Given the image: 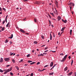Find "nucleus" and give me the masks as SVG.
<instances>
[{"label": "nucleus", "instance_id": "1", "mask_svg": "<svg viewBox=\"0 0 76 76\" xmlns=\"http://www.w3.org/2000/svg\"><path fill=\"white\" fill-rule=\"evenodd\" d=\"M67 57V55H65L62 60H61V62H64Z\"/></svg>", "mask_w": 76, "mask_h": 76}, {"label": "nucleus", "instance_id": "2", "mask_svg": "<svg viewBox=\"0 0 76 76\" xmlns=\"http://www.w3.org/2000/svg\"><path fill=\"white\" fill-rule=\"evenodd\" d=\"M12 68L11 67L10 69H7V71H6L4 73V74H6L7 73H8V72H10L11 70H12Z\"/></svg>", "mask_w": 76, "mask_h": 76}, {"label": "nucleus", "instance_id": "3", "mask_svg": "<svg viewBox=\"0 0 76 76\" xmlns=\"http://www.w3.org/2000/svg\"><path fill=\"white\" fill-rule=\"evenodd\" d=\"M34 4H40L41 2L39 1H36L34 3Z\"/></svg>", "mask_w": 76, "mask_h": 76}, {"label": "nucleus", "instance_id": "4", "mask_svg": "<svg viewBox=\"0 0 76 76\" xmlns=\"http://www.w3.org/2000/svg\"><path fill=\"white\" fill-rule=\"evenodd\" d=\"M4 60L5 61H9L10 60V59L9 58H4Z\"/></svg>", "mask_w": 76, "mask_h": 76}, {"label": "nucleus", "instance_id": "5", "mask_svg": "<svg viewBox=\"0 0 76 76\" xmlns=\"http://www.w3.org/2000/svg\"><path fill=\"white\" fill-rule=\"evenodd\" d=\"M15 54H16L15 53H12V52H10V56H15Z\"/></svg>", "mask_w": 76, "mask_h": 76}, {"label": "nucleus", "instance_id": "6", "mask_svg": "<svg viewBox=\"0 0 76 76\" xmlns=\"http://www.w3.org/2000/svg\"><path fill=\"white\" fill-rule=\"evenodd\" d=\"M51 33H53V32L51 31L50 32V40H52V35H51Z\"/></svg>", "mask_w": 76, "mask_h": 76}, {"label": "nucleus", "instance_id": "7", "mask_svg": "<svg viewBox=\"0 0 76 76\" xmlns=\"http://www.w3.org/2000/svg\"><path fill=\"white\" fill-rule=\"evenodd\" d=\"M53 66V62H52L50 64V67H52Z\"/></svg>", "mask_w": 76, "mask_h": 76}, {"label": "nucleus", "instance_id": "8", "mask_svg": "<svg viewBox=\"0 0 76 76\" xmlns=\"http://www.w3.org/2000/svg\"><path fill=\"white\" fill-rule=\"evenodd\" d=\"M72 73H73L72 72H71L69 73L68 74V76H70L71 75H72Z\"/></svg>", "mask_w": 76, "mask_h": 76}, {"label": "nucleus", "instance_id": "9", "mask_svg": "<svg viewBox=\"0 0 76 76\" xmlns=\"http://www.w3.org/2000/svg\"><path fill=\"white\" fill-rule=\"evenodd\" d=\"M70 6H75V4L73 3H71Z\"/></svg>", "mask_w": 76, "mask_h": 76}, {"label": "nucleus", "instance_id": "10", "mask_svg": "<svg viewBox=\"0 0 76 76\" xmlns=\"http://www.w3.org/2000/svg\"><path fill=\"white\" fill-rule=\"evenodd\" d=\"M55 4H56V6H58V2H57V1H55Z\"/></svg>", "mask_w": 76, "mask_h": 76}, {"label": "nucleus", "instance_id": "11", "mask_svg": "<svg viewBox=\"0 0 76 76\" xmlns=\"http://www.w3.org/2000/svg\"><path fill=\"white\" fill-rule=\"evenodd\" d=\"M61 19V17L58 16V20L59 21L60 20V19Z\"/></svg>", "mask_w": 76, "mask_h": 76}, {"label": "nucleus", "instance_id": "12", "mask_svg": "<svg viewBox=\"0 0 76 76\" xmlns=\"http://www.w3.org/2000/svg\"><path fill=\"white\" fill-rule=\"evenodd\" d=\"M13 34H11V37H9V38H10L11 39H12V38H13Z\"/></svg>", "mask_w": 76, "mask_h": 76}, {"label": "nucleus", "instance_id": "13", "mask_svg": "<svg viewBox=\"0 0 76 76\" xmlns=\"http://www.w3.org/2000/svg\"><path fill=\"white\" fill-rule=\"evenodd\" d=\"M20 31H21V32H22V33H25V31L22 30V29H20Z\"/></svg>", "mask_w": 76, "mask_h": 76}, {"label": "nucleus", "instance_id": "14", "mask_svg": "<svg viewBox=\"0 0 76 76\" xmlns=\"http://www.w3.org/2000/svg\"><path fill=\"white\" fill-rule=\"evenodd\" d=\"M3 59L2 58H1V60L0 61V62H1V63L3 62Z\"/></svg>", "mask_w": 76, "mask_h": 76}, {"label": "nucleus", "instance_id": "15", "mask_svg": "<svg viewBox=\"0 0 76 76\" xmlns=\"http://www.w3.org/2000/svg\"><path fill=\"white\" fill-rule=\"evenodd\" d=\"M65 29H66V27H64L63 28L61 29V31H64V30Z\"/></svg>", "mask_w": 76, "mask_h": 76}, {"label": "nucleus", "instance_id": "16", "mask_svg": "<svg viewBox=\"0 0 76 76\" xmlns=\"http://www.w3.org/2000/svg\"><path fill=\"white\" fill-rule=\"evenodd\" d=\"M54 74V72H51L50 73H49V75H53Z\"/></svg>", "mask_w": 76, "mask_h": 76}, {"label": "nucleus", "instance_id": "17", "mask_svg": "<svg viewBox=\"0 0 76 76\" xmlns=\"http://www.w3.org/2000/svg\"><path fill=\"white\" fill-rule=\"evenodd\" d=\"M68 69V67H66V68H65L64 69V71H66Z\"/></svg>", "mask_w": 76, "mask_h": 76}, {"label": "nucleus", "instance_id": "18", "mask_svg": "<svg viewBox=\"0 0 76 76\" xmlns=\"http://www.w3.org/2000/svg\"><path fill=\"white\" fill-rule=\"evenodd\" d=\"M44 56V55L42 54V53H41V54H40V55L39 54L38 55V57H39V56Z\"/></svg>", "mask_w": 76, "mask_h": 76}, {"label": "nucleus", "instance_id": "19", "mask_svg": "<svg viewBox=\"0 0 76 76\" xmlns=\"http://www.w3.org/2000/svg\"><path fill=\"white\" fill-rule=\"evenodd\" d=\"M34 43L35 44H38V42L36 41H35L34 42Z\"/></svg>", "mask_w": 76, "mask_h": 76}, {"label": "nucleus", "instance_id": "20", "mask_svg": "<svg viewBox=\"0 0 76 76\" xmlns=\"http://www.w3.org/2000/svg\"><path fill=\"white\" fill-rule=\"evenodd\" d=\"M50 14H51V15H52V16H54V13H51V12H50Z\"/></svg>", "mask_w": 76, "mask_h": 76}, {"label": "nucleus", "instance_id": "21", "mask_svg": "<svg viewBox=\"0 0 76 76\" xmlns=\"http://www.w3.org/2000/svg\"><path fill=\"white\" fill-rule=\"evenodd\" d=\"M73 60H72L71 63V66H72V64H73Z\"/></svg>", "mask_w": 76, "mask_h": 76}, {"label": "nucleus", "instance_id": "22", "mask_svg": "<svg viewBox=\"0 0 76 76\" xmlns=\"http://www.w3.org/2000/svg\"><path fill=\"white\" fill-rule=\"evenodd\" d=\"M72 30L71 29L70 30V34L71 35H72Z\"/></svg>", "mask_w": 76, "mask_h": 76}, {"label": "nucleus", "instance_id": "23", "mask_svg": "<svg viewBox=\"0 0 76 76\" xmlns=\"http://www.w3.org/2000/svg\"><path fill=\"white\" fill-rule=\"evenodd\" d=\"M9 23H10V22H9V23H8L6 25V27H8L9 25Z\"/></svg>", "mask_w": 76, "mask_h": 76}, {"label": "nucleus", "instance_id": "24", "mask_svg": "<svg viewBox=\"0 0 76 76\" xmlns=\"http://www.w3.org/2000/svg\"><path fill=\"white\" fill-rule=\"evenodd\" d=\"M35 62H33L31 63L30 64H31L32 65V64H35Z\"/></svg>", "mask_w": 76, "mask_h": 76}, {"label": "nucleus", "instance_id": "25", "mask_svg": "<svg viewBox=\"0 0 76 76\" xmlns=\"http://www.w3.org/2000/svg\"><path fill=\"white\" fill-rule=\"evenodd\" d=\"M12 61L13 63H15V60L12 59Z\"/></svg>", "mask_w": 76, "mask_h": 76}, {"label": "nucleus", "instance_id": "26", "mask_svg": "<svg viewBox=\"0 0 76 76\" xmlns=\"http://www.w3.org/2000/svg\"><path fill=\"white\" fill-rule=\"evenodd\" d=\"M34 22H37V20L36 18H35L34 19Z\"/></svg>", "mask_w": 76, "mask_h": 76}, {"label": "nucleus", "instance_id": "27", "mask_svg": "<svg viewBox=\"0 0 76 76\" xmlns=\"http://www.w3.org/2000/svg\"><path fill=\"white\" fill-rule=\"evenodd\" d=\"M15 68H16L17 70H19V67H18V66H15Z\"/></svg>", "mask_w": 76, "mask_h": 76}, {"label": "nucleus", "instance_id": "28", "mask_svg": "<svg viewBox=\"0 0 76 76\" xmlns=\"http://www.w3.org/2000/svg\"><path fill=\"white\" fill-rule=\"evenodd\" d=\"M64 22L65 23H66L67 22V20H65L64 21Z\"/></svg>", "mask_w": 76, "mask_h": 76}, {"label": "nucleus", "instance_id": "29", "mask_svg": "<svg viewBox=\"0 0 76 76\" xmlns=\"http://www.w3.org/2000/svg\"><path fill=\"white\" fill-rule=\"evenodd\" d=\"M5 42V43H7L8 42V40L7 39L6 40Z\"/></svg>", "mask_w": 76, "mask_h": 76}, {"label": "nucleus", "instance_id": "30", "mask_svg": "<svg viewBox=\"0 0 76 76\" xmlns=\"http://www.w3.org/2000/svg\"><path fill=\"white\" fill-rule=\"evenodd\" d=\"M10 75H11V76H13V73H12V72H10Z\"/></svg>", "mask_w": 76, "mask_h": 76}, {"label": "nucleus", "instance_id": "31", "mask_svg": "<svg viewBox=\"0 0 76 76\" xmlns=\"http://www.w3.org/2000/svg\"><path fill=\"white\" fill-rule=\"evenodd\" d=\"M51 21H50V20H49V24L50 25L51 24Z\"/></svg>", "mask_w": 76, "mask_h": 76}, {"label": "nucleus", "instance_id": "32", "mask_svg": "<svg viewBox=\"0 0 76 76\" xmlns=\"http://www.w3.org/2000/svg\"><path fill=\"white\" fill-rule=\"evenodd\" d=\"M60 56H64V54L62 53H61L60 54Z\"/></svg>", "mask_w": 76, "mask_h": 76}, {"label": "nucleus", "instance_id": "33", "mask_svg": "<svg viewBox=\"0 0 76 76\" xmlns=\"http://www.w3.org/2000/svg\"><path fill=\"white\" fill-rule=\"evenodd\" d=\"M40 64V62H37V65H38V64Z\"/></svg>", "mask_w": 76, "mask_h": 76}, {"label": "nucleus", "instance_id": "34", "mask_svg": "<svg viewBox=\"0 0 76 76\" xmlns=\"http://www.w3.org/2000/svg\"><path fill=\"white\" fill-rule=\"evenodd\" d=\"M5 28L4 27H3L1 29V31H4V29Z\"/></svg>", "mask_w": 76, "mask_h": 76}, {"label": "nucleus", "instance_id": "35", "mask_svg": "<svg viewBox=\"0 0 76 76\" xmlns=\"http://www.w3.org/2000/svg\"><path fill=\"white\" fill-rule=\"evenodd\" d=\"M41 37H42V39H44V36H43V35H42L41 36Z\"/></svg>", "mask_w": 76, "mask_h": 76}, {"label": "nucleus", "instance_id": "36", "mask_svg": "<svg viewBox=\"0 0 76 76\" xmlns=\"http://www.w3.org/2000/svg\"><path fill=\"white\" fill-rule=\"evenodd\" d=\"M69 7L70 8V11H72V7L70 6H69Z\"/></svg>", "mask_w": 76, "mask_h": 76}, {"label": "nucleus", "instance_id": "37", "mask_svg": "<svg viewBox=\"0 0 76 76\" xmlns=\"http://www.w3.org/2000/svg\"><path fill=\"white\" fill-rule=\"evenodd\" d=\"M22 61H23V59H21L20 61H19V63H20L22 62Z\"/></svg>", "mask_w": 76, "mask_h": 76}, {"label": "nucleus", "instance_id": "38", "mask_svg": "<svg viewBox=\"0 0 76 76\" xmlns=\"http://www.w3.org/2000/svg\"><path fill=\"white\" fill-rule=\"evenodd\" d=\"M4 23H5V20H4L3 21V23H2L3 24V25H4Z\"/></svg>", "mask_w": 76, "mask_h": 76}, {"label": "nucleus", "instance_id": "39", "mask_svg": "<svg viewBox=\"0 0 76 76\" xmlns=\"http://www.w3.org/2000/svg\"><path fill=\"white\" fill-rule=\"evenodd\" d=\"M34 75V74L33 73H32L31 74V76H33Z\"/></svg>", "mask_w": 76, "mask_h": 76}, {"label": "nucleus", "instance_id": "40", "mask_svg": "<svg viewBox=\"0 0 76 76\" xmlns=\"http://www.w3.org/2000/svg\"><path fill=\"white\" fill-rule=\"evenodd\" d=\"M24 1H25V2H26L28 1V0H23Z\"/></svg>", "mask_w": 76, "mask_h": 76}, {"label": "nucleus", "instance_id": "41", "mask_svg": "<svg viewBox=\"0 0 76 76\" xmlns=\"http://www.w3.org/2000/svg\"><path fill=\"white\" fill-rule=\"evenodd\" d=\"M48 66H49V65H46L44 66V67H48Z\"/></svg>", "mask_w": 76, "mask_h": 76}, {"label": "nucleus", "instance_id": "42", "mask_svg": "<svg viewBox=\"0 0 76 76\" xmlns=\"http://www.w3.org/2000/svg\"><path fill=\"white\" fill-rule=\"evenodd\" d=\"M0 72H3V71L2 70L0 69Z\"/></svg>", "mask_w": 76, "mask_h": 76}, {"label": "nucleus", "instance_id": "43", "mask_svg": "<svg viewBox=\"0 0 76 76\" xmlns=\"http://www.w3.org/2000/svg\"><path fill=\"white\" fill-rule=\"evenodd\" d=\"M29 56H30V55L29 54L27 56V57H28Z\"/></svg>", "mask_w": 76, "mask_h": 76}, {"label": "nucleus", "instance_id": "44", "mask_svg": "<svg viewBox=\"0 0 76 76\" xmlns=\"http://www.w3.org/2000/svg\"><path fill=\"white\" fill-rule=\"evenodd\" d=\"M3 10H4V11H6V9L4 8H3Z\"/></svg>", "mask_w": 76, "mask_h": 76}, {"label": "nucleus", "instance_id": "45", "mask_svg": "<svg viewBox=\"0 0 76 76\" xmlns=\"http://www.w3.org/2000/svg\"><path fill=\"white\" fill-rule=\"evenodd\" d=\"M48 15L50 18H51V16H50V15H49V14H48Z\"/></svg>", "mask_w": 76, "mask_h": 76}, {"label": "nucleus", "instance_id": "46", "mask_svg": "<svg viewBox=\"0 0 76 76\" xmlns=\"http://www.w3.org/2000/svg\"><path fill=\"white\" fill-rule=\"evenodd\" d=\"M68 58L69 59H70V58H71V57L70 56H69Z\"/></svg>", "mask_w": 76, "mask_h": 76}, {"label": "nucleus", "instance_id": "47", "mask_svg": "<svg viewBox=\"0 0 76 76\" xmlns=\"http://www.w3.org/2000/svg\"><path fill=\"white\" fill-rule=\"evenodd\" d=\"M10 44H12V42L11 41H10Z\"/></svg>", "mask_w": 76, "mask_h": 76}, {"label": "nucleus", "instance_id": "48", "mask_svg": "<svg viewBox=\"0 0 76 76\" xmlns=\"http://www.w3.org/2000/svg\"><path fill=\"white\" fill-rule=\"evenodd\" d=\"M8 17V15H7V16H6V18H5V19H7V17Z\"/></svg>", "mask_w": 76, "mask_h": 76}, {"label": "nucleus", "instance_id": "49", "mask_svg": "<svg viewBox=\"0 0 76 76\" xmlns=\"http://www.w3.org/2000/svg\"><path fill=\"white\" fill-rule=\"evenodd\" d=\"M63 32H62L61 33V34H60V36L59 37H60V36H61V34H63Z\"/></svg>", "mask_w": 76, "mask_h": 76}, {"label": "nucleus", "instance_id": "50", "mask_svg": "<svg viewBox=\"0 0 76 76\" xmlns=\"http://www.w3.org/2000/svg\"><path fill=\"white\" fill-rule=\"evenodd\" d=\"M10 66V65H8L6 67H8L9 66Z\"/></svg>", "mask_w": 76, "mask_h": 76}, {"label": "nucleus", "instance_id": "51", "mask_svg": "<svg viewBox=\"0 0 76 76\" xmlns=\"http://www.w3.org/2000/svg\"><path fill=\"white\" fill-rule=\"evenodd\" d=\"M48 50H47L46 51H45V53H46V52H48Z\"/></svg>", "mask_w": 76, "mask_h": 76}, {"label": "nucleus", "instance_id": "52", "mask_svg": "<svg viewBox=\"0 0 76 76\" xmlns=\"http://www.w3.org/2000/svg\"><path fill=\"white\" fill-rule=\"evenodd\" d=\"M2 10H1V8L0 7V11H1Z\"/></svg>", "mask_w": 76, "mask_h": 76}, {"label": "nucleus", "instance_id": "53", "mask_svg": "<svg viewBox=\"0 0 76 76\" xmlns=\"http://www.w3.org/2000/svg\"><path fill=\"white\" fill-rule=\"evenodd\" d=\"M52 19L53 20H56V19H55L54 18H52Z\"/></svg>", "mask_w": 76, "mask_h": 76}, {"label": "nucleus", "instance_id": "54", "mask_svg": "<svg viewBox=\"0 0 76 76\" xmlns=\"http://www.w3.org/2000/svg\"><path fill=\"white\" fill-rule=\"evenodd\" d=\"M28 63H31V61H28Z\"/></svg>", "mask_w": 76, "mask_h": 76}, {"label": "nucleus", "instance_id": "55", "mask_svg": "<svg viewBox=\"0 0 76 76\" xmlns=\"http://www.w3.org/2000/svg\"><path fill=\"white\" fill-rule=\"evenodd\" d=\"M56 66V64H55L53 66L54 67Z\"/></svg>", "mask_w": 76, "mask_h": 76}, {"label": "nucleus", "instance_id": "56", "mask_svg": "<svg viewBox=\"0 0 76 76\" xmlns=\"http://www.w3.org/2000/svg\"><path fill=\"white\" fill-rule=\"evenodd\" d=\"M48 48V47L46 48H45V50H47Z\"/></svg>", "mask_w": 76, "mask_h": 76}, {"label": "nucleus", "instance_id": "57", "mask_svg": "<svg viewBox=\"0 0 76 76\" xmlns=\"http://www.w3.org/2000/svg\"><path fill=\"white\" fill-rule=\"evenodd\" d=\"M56 13L58 12V11H57V10H56Z\"/></svg>", "mask_w": 76, "mask_h": 76}, {"label": "nucleus", "instance_id": "58", "mask_svg": "<svg viewBox=\"0 0 76 76\" xmlns=\"http://www.w3.org/2000/svg\"><path fill=\"white\" fill-rule=\"evenodd\" d=\"M61 20H62V22H64V20H63V19H61Z\"/></svg>", "mask_w": 76, "mask_h": 76}, {"label": "nucleus", "instance_id": "59", "mask_svg": "<svg viewBox=\"0 0 76 76\" xmlns=\"http://www.w3.org/2000/svg\"><path fill=\"white\" fill-rule=\"evenodd\" d=\"M5 21L6 22V23H7V19H5Z\"/></svg>", "mask_w": 76, "mask_h": 76}, {"label": "nucleus", "instance_id": "60", "mask_svg": "<svg viewBox=\"0 0 76 76\" xmlns=\"http://www.w3.org/2000/svg\"><path fill=\"white\" fill-rule=\"evenodd\" d=\"M44 46H45V45H42L41 47H44Z\"/></svg>", "mask_w": 76, "mask_h": 76}, {"label": "nucleus", "instance_id": "61", "mask_svg": "<svg viewBox=\"0 0 76 76\" xmlns=\"http://www.w3.org/2000/svg\"><path fill=\"white\" fill-rule=\"evenodd\" d=\"M53 53H56V51H52Z\"/></svg>", "mask_w": 76, "mask_h": 76}, {"label": "nucleus", "instance_id": "62", "mask_svg": "<svg viewBox=\"0 0 76 76\" xmlns=\"http://www.w3.org/2000/svg\"><path fill=\"white\" fill-rule=\"evenodd\" d=\"M75 54V53H74V52H73V53H72V55H73V54Z\"/></svg>", "mask_w": 76, "mask_h": 76}, {"label": "nucleus", "instance_id": "63", "mask_svg": "<svg viewBox=\"0 0 76 76\" xmlns=\"http://www.w3.org/2000/svg\"><path fill=\"white\" fill-rule=\"evenodd\" d=\"M32 53H34V50H32Z\"/></svg>", "mask_w": 76, "mask_h": 76}, {"label": "nucleus", "instance_id": "64", "mask_svg": "<svg viewBox=\"0 0 76 76\" xmlns=\"http://www.w3.org/2000/svg\"><path fill=\"white\" fill-rule=\"evenodd\" d=\"M28 64H25L24 66H28Z\"/></svg>", "mask_w": 76, "mask_h": 76}]
</instances>
